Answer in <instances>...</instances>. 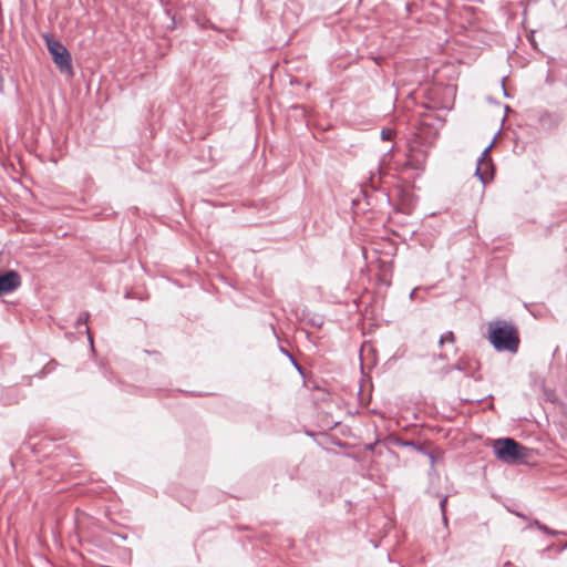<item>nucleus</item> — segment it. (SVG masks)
Here are the masks:
<instances>
[{"label": "nucleus", "mask_w": 567, "mask_h": 567, "mask_svg": "<svg viewBox=\"0 0 567 567\" xmlns=\"http://www.w3.org/2000/svg\"><path fill=\"white\" fill-rule=\"evenodd\" d=\"M488 340L496 351L509 353H516L520 342L517 328L505 320L489 323Z\"/></svg>", "instance_id": "f257e3e1"}, {"label": "nucleus", "mask_w": 567, "mask_h": 567, "mask_svg": "<svg viewBox=\"0 0 567 567\" xmlns=\"http://www.w3.org/2000/svg\"><path fill=\"white\" fill-rule=\"evenodd\" d=\"M492 446L496 458L508 465L525 463L529 456V449L512 437L496 439Z\"/></svg>", "instance_id": "f03ea898"}, {"label": "nucleus", "mask_w": 567, "mask_h": 567, "mask_svg": "<svg viewBox=\"0 0 567 567\" xmlns=\"http://www.w3.org/2000/svg\"><path fill=\"white\" fill-rule=\"evenodd\" d=\"M42 37L59 71L70 75L73 74L72 58L64 44L49 33L43 34Z\"/></svg>", "instance_id": "7ed1b4c3"}, {"label": "nucleus", "mask_w": 567, "mask_h": 567, "mask_svg": "<svg viewBox=\"0 0 567 567\" xmlns=\"http://www.w3.org/2000/svg\"><path fill=\"white\" fill-rule=\"evenodd\" d=\"M21 286V276L16 270L0 274V297L11 293Z\"/></svg>", "instance_id": "20e7f679"}, {"label": "nucleus", "mask_w": 567, "mask_h": 567, "mask_svg": "<svg viewBox=\"0 0 567 567\" xmlns=\"http://www.w3.org/2000/svg\"><path fill=\"white\" fill-rule=\"evenodd\" d=\"M473 363L468 359H460L456 363L445 365L441 369V374L446 375L452 371L464 372L466 377L473 378L476 381L481 380V377L475 374V369H473Z\"/></svg>", "instance_id": "39448f33"}, {"label": "nucleus", "mask_w": 567, "mask_h": 567, "mask_svg": "<svg viewBox=\"0 0 567 567\" xmlns=\"http://www.w3.org/2000/svg\"><path fill=\"white\" fill-rule=\"evenodd\" d=\"M475 176L481 181L483 185H486L493 179V164L491 163H477L475 169Z\"/></svg>", "instance_id": "423d86ee"}, {"label": "nucleus", "mask_w": 567, "mask_h": 567, "mask_svg": "<svg viewBox=\"0 0 567 567\" xmlns=\"http://www.w3.org/2000/svg\"><path fill=\"white\" fill-rule=\"evenodd\" d=\"M393 445L396 447H409L413 449L417 453H425V446L413 440H404L402 437H394Z\"/></svg>", "instance_id": "0eeeda50"}, {"label": "nucleus", "mask_w": 567, "mask_h": 567, "mask_svg": "<svg viewBox=\"0 0 567 567\" xmlns=\"http://www.w3.org/2000/svg\"><path fill=\"white\" fill-rule=\"evenodd\" d=\"M89 319H90V312L83 311V312H81L79 315V317L76 319V322H75V326H76L78 329H80L81 326L85 327V332L89 336V341H90L91 346H93V339H92V337L90 334V328L87 326Z\"/></svg>", "instance_id": "6e6552de"}, {"label": "nucleus", "mask_w": 567, "mask_h": 567, "mask_svg": "<svg viewBox=\"0 0 567 567\" xmlns=\"http://www.w3.org/2000/svg\"><path fill=\"white\" fill-rule=\"evenodd\" d=\"M455 342V336L453 331L449 330L444 332L440 339H439V346L442 347L445 343H454Z\"/></svg>", "instance_id": "1a4fd4ad"}, {"label": "nucleus", "mask_w": 567, "mask_h": 567, "mask_svg": "<svg viewBox=\"0 0 567 567\" xmlns=\"http://www.w3.org/2000/svg\"><path fill=\"white\" fill-rule=\"evenodd\" d=\"M538 529L542 530L543 533L547 534V535H550V536H557V535H566L565 532H558V530H555V529H551L549 528L548 526H546L545 524H538Z\"/></svg>", "instance_id": "9d476101"}, {"label": "nucleus", "mask_w": 567, "mask_h": 567, "mask_svg": "<svg viewBox=\"0 0 567 567\" xmlns=\"http://www.w3.org/2000/svg\"><path fill=\"white\" fill-rule=\"evenodd\" d=\"M492 145L487 146L480 155L477 163H491V157L488 156V152Z\"/></svg>", "instance_id": "9b49d317"}, {"label": "nucleus", "mask_w": 567, "mask_h": 567, "mask_svg": "<svg viewBox=\"0 0 567 567\" xmlns=\"http://www.w3.org/2000/svg\"><path fill=\"white\" fill-rule=\"evenodd\" d=\"M446 503H447V496L443 497V498L440 501V508H441V512H442L443 520H444L445 523L447 522V518H446Z\"/></svg>", "instance_id": "f8f14e48"}, {"label": "nucleus", "mask_w": 567, "mask_h": 567, "mask_svg": "<svg viewBox=\"0 0 567 567\" xmlns=\"http://www.w3.org/2000/svg\"><path fill=\"white\" fill-rule=\"evenodd\" d=\"M422 454L426 455L430 460L431 466H434L435 460H436L435 455L431 451H429L426 447H425V453H422Z\"/></svg>", "instance_id": "ddd939ff"}, {"label": "nucleus", "mask_w": 567, "mask_h": 567, "mask_svg": "<svg viewBox=\"0 0 567 567\" xmlns=\"http://www.w3.org/2000/svg\"><path fill=\"white\" fill-rule=\"evenodd\" d=\"M290 361H291L292 365L297 369V371L302 374L303 373V369L299 364V362L296 360V358L295 357H290Z\"/></svg>", "instance_id": "4468645a"}, {"label": "nucleus", "mask_w": 567, "mask_h": 567, "mask_svg": "<svg viewBox=\"0 0 567 567\" xmlns=\"http://www.w3.org/2000/svg\"><path fill=\"white\" fill-rule=\"evenodd\" d=\"M279 350H280V352H281L282 354H285L289 360H290V357H293V355H292V354H291V353H290L286 348H284V347H280V348H279Z\"/></svg>", "instance_id": "2eb2a0df"}, {"label": "nucleus", "mask_w": 567, "mask_h": 567, "mask_svg": "<svg viewBox=\"0 0 567 567\" xmlns=\"http://www.w3.org/2000/svg\"><path fill=\"white\" fill-rule=\"evenodd\" d=\"M415 6H416V4H415V3H413V2H408V3L405 4V9H406V11L410 13V12H412V10H413V8H414Z\"/></svg>", "instance_id": "dca6fc26"}, {"label": "nucleus", "mask_w": 567, "mask_h": 567, "mask_svg": "<svg viewBox=\"0 0 567 567\" xmlns=\"http://www.w3.org/2000/svg\"><path fill=\"white\" fill-rule=\"evenodd\" d=\"M504 81H505V78H503V79H502V90H503V92H504V96H505V97H508L509 95H508V93H507V91H506V87H505Z\"/></svg>", "instance_id": "f3484780"}, {"label": "nucleus", "mask_w": 567, "mask_h": 567, "mask_svg": "<svg viewBox=\"0 0 567 567\" xmlns=\"http://www.w3.org/2000/svg\"><path fill=\"white\" fill-rule=\"evenodd\" d=\"M437 359L441 360V361H446L447 360V355L445 353H440L437 355Z\"/></svg>", "instance_id": "a211bd4d"}, {"label": "nucleus", "mask_w": 567, "mask_h": 567, "mask_svg": "<svg viewBox=\"0 0 567 567\" xmlns=\"http://www.w3.org/2000/svg\"><path fill=\"white\" fill-rule=\"evenodd\" d=\"M2 91H3V78L0 74V93H2Z\"/></svg>", "instance_id": "6ab92c4d"}, {"label": "nucleus", "mask_w": 567, "mask_h": 567, "mask_svg": "<svg viewBox=\"0 0 567 567\" xmlns=\"http://www.w3.org/2000/svg\"><path fill=\"white\" fill-rule=\"evenodd\" d=\"M415 291H416V289H413V290L411 291V293H410V298H411V299H413V298H414V296H415Z\"/></svg>", "instance_id": "aec40b11"}, {"label": "nucleus", "mask_w": 567, "mask_h": 567, "mask_svg": "<svg viewBox=\"0 0 567 567\" xmlns=\"http://www.w3.org/2000/svg\"><path fill=\"white\" fill-rule=\"evenodd\" d=\"M533 524H534V526H536L538 528V524H542V523L539 520L535 519Z\"/></svg>", "instance_id": "412c9836"}, {"label": "nucleus", "mask_w": 567, "mask_h": 567, "mask_svg": "<svg viewBox=\"0 0 567 567\" xmlns=\"http://www.w3.org/2000/svg\"><path fill=\"white\" fill-rule=\"evenodd\" d=\"M563 548H564V549H566V548H567V543L563 546Z\"/></svg>", "instance_id": "4be33fe9"}]
</instances>
